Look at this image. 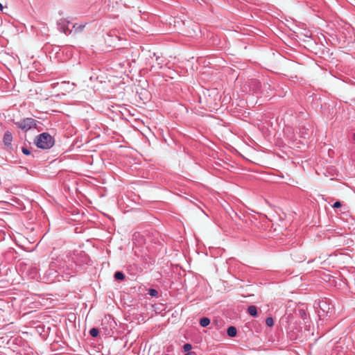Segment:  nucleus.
<instances>
[{"instance_id":"nucleus-1","label":"nucleus","mask_w":355,"mask_h":355,"mask_svg":"<svg viewBox=\"0 0 355 355\" xmlns=\"http://www.w3.org/2000/svg\"><path fill=\"white\" fill-rule=\"evenodd\" d=\"M54 139L47 132H43L35 138V144L37 148L49 149L54 145Z\"/></svg>"},{"instance_id":"nucleus-2","label":"nucleus","mask_w":355,"mask_h":355,"mask_svg":"<svg viewBox=\"0 0 355 355\" xmlns=\"http://www.w3.org/2000/svg\"><path fill=\"white\" fill-rule=\"evenodd\" d=\"M56 263L51 262L49 266V269L46 272L47 280L53 281V279L57 277V273L58 272H67V274L70 275V272H67V270H69V266L59 265L58 270L56 269Z\"/></svg>"},{"instance_id":"nucleus-3","label":"nucleus","mask_w":355,"mask_h":355,"mask_svg":"<svg viewBox=\"0 0 355 355\" xmlns=\"http://www.w3.org/2000/svg\"><path fill=\"white\" fill-rule=\"evenodd\" d=\"M320 309L318 315L320 318L331 317L334 313V307L331 306L326 300H322L319 303Z\"/></svg>"},{"instance_id":"nucleus-4","label":"nucleus","mask_w":355,"mask_h":355,"mask_svg":"<svg viewBox=\"0 0 355 355\" xmlns=\"http://www.w3.org/2000/svg\"><path fill=\"white\" fill-rule=\"evenodd\" d=\"M36 123V120L32 118H26L16 123V124L19 128L27 131L31 128H35L37 125Z\"/></svg>"},{"instance_id":"nucleus-5","label":"nucleus","mask_w":355,"mask_h":355,"mask_svg":"<svg viewBox=\"0 0 355 355\" xmlns=\"http://www.w3.org/2000/svg\"><path fill=\"white\" fill-rule=\"evenodd\" d=\"M3 144L8 150H11L12 147V135L10 131H6L3 137Z\"/></svg>"},{"instance_id":"nucleus-6","label":"nucleus","mask_w":355,"mask_h":355,"mask_svg":"<svg viewBox=\"0 0 355 355\" xmlns=\"http://www.w3.org/2000/svg\"><path fill=\"white\" fill-rule=\"evenodd\" d=\"M69 21H65L64 20H62L61 22H59L60 31L64 33L65 34H67L68 31L69 33H71L72 31L69 29Z\"/></svg>"},{"instance_id":"nucleus-7","label":"nucleus","mask_w":355,"mask_h":355,"mask_svg":"<svg viewBox=\"0 0 355 355\" xmlns=\"http://www.w3.org/2000/svg\"><path fill=\"white\" fill-rule=\"evenodd\" d=\"M248 313L253 317L257 316L258 313L257 306L254 305L249 306L248 308Z\"/></svg>"},{"instance_id":"nucleus-8","label":"nucleus","mask_w":355,"mask_h":355,"mask_svg":"<svg viewBox=\"0 0 355 355\" xmlns=\"http://www.w3.org/2000/svg\"><path fill=\"white\" fill-rule=\"evenodd\" d=\"M236 333H237V331H236V329L235 327L234 326H230L227 328V335L230 336V337H234L236 336Z\"/></svg>"},{"instance_id":"nucleus-9","label":"nucleus","mask_w":355,"mask_h":355,"mask_svg":"<svg viewBox=\"0 0 355 355\" xmlns=\"http://www.w3.org/2000/svg\"><path fill=\"white\" fill-rule=\"evenodd\" d=\"M209 324L210 320L207 317L202 318L200 320V324L203 327H207Z\"/></svg>"},{"instance_id":"nucleus-10","label":"nucleus","mask_w":355,"mask_h":355,"mask_svg":"<svg viewBox=\"0 0 355 355\" xmlns=\"http://www.w3.org/2000/svg\"><path fill=\"white\" fill-rule=\"evenodd\" d=\"M86 24H74L72 26V28L75 29V32H80L83 30V28L85 27Z\"/></svg>"},{"instance_id":"nucleus-11","label":"nucleus","mask_w":355,"mask_h":355,"mask_svg":"<svg viewBox=\"0 0 355 355\" xmlns=\"http://www.w3.org/2000/svg\"><path fill=\"white\" fill-rule=\"evenodd\" d=\"M115 279L116 280H123L125 279V275L120 271H117L114 273V275Z\"/></svg>"},{"instance_id":"nucleus-12","label":"nucleus","mask_w":355,"mask_h":355,"mask_svg":"<svg viewBox=\"0 0 355 355\" xmlns=\"http://www.w3.org/2000/svg\"><path fill=\"white\" fill-rule=\"evenodd\" d=\"M99 334V331H98V329H96V328H92L89 331V334L92 336V337H96L98 336Z\"/></svg>"},{"instance_id":"nucleus-13","label":"nucleus","mask_w":355,"mask_h":355,"mask_svg":"<svg viewBox=\"0 0 355 355\" xmlns=\"http://www.w3.org/2000/svg\"><path fill=\"white\" fill-rule=\"evenodd\" d=\"M266 324L267 326L271 327L274 325V320L272 319V318L271 317H268L266 318Z\"/></svg>"},{"instance_id":"nucleus-14","label":"nucleus","mask_w":355,"mask_h":355,"mask_svg":"<svg viewBox=\"0 0 355 355\" xmlns=\"http://www.w3.org/2000/svg\"><path fill=\"white\" fill-rule=\"evenodd\" d=\"M148 293L152 297H157L158 295V291L153 288H150L148 291Z\"/></svg>"},{"instance_id":"nucleus-15","label":"nucleus","mask_w":355,"mask_h":355,"mask_svg":"<svg viewBox=\"0 0 355 355\" xmlns=\"http://www.w3.org/2000/svg\"><path fill=\"white\" fill-rule=\"evenodd\" d=\"M191 348L192 346L189 343H186L183 345V349L184 350V352H189L191 349Z\"/></svg>"},{"instance_id":"nucleus-16","label":"nucleus","mask_w":355,"mask_h":355,"mask_svg":"<svg viewBox=\"0 0 355 355\" xmlns=\"http://www.w3.org/2000/svg\"><path fill=\"white\" fill-rule=\"evenodd\" d=\"M22 153L26 155H29L31 154V150L26 147L21 148Z\"/></svg>"},{"instance_id":"nucleus-17","label":"nucleus","mask_w":355,"mask_h":355,"mask_svg":"<svg viewBox=\"0 0 355 355\" xmlns=\"http://www.w3.org/2000/svg\"><path fill=\"white\" fill-rule=\"evenodd\" d=\"M342 206V204L340 201H336L334 203V205H332V207L334 208H340V207Z\"/></svg>"},{"instance_id":"nucleus-18","label":"nucleus","mask_w":355,"mask_h":355,"mask_svg":"<svg viewBox=\"0 0 355 355\" xmlns=\"http://www.w3.org/2000/svg\"><path fill=\"white\" fill-rule=\"evenodd\" d=\"M254 83H255V84L257 85V88L259 89V87H261V84H260V83H259V82H256V81H254Z\"/></svg>"},{"instance_id":"nucleus-19","label":"nucleus","mask_w":355,"mask_h":355,"mask_svg":"<svg viewBox=\"0 0 355 355\" xmlns=\"http://www.w3.org/2000/svg\"><path fill=\"white\" fill-rule=\"evenodd\" d=\"M352 139L355 142V132L352 133Z\"/></svg>"},{"instance_id":"nucleus-20","label":"nucleus","mask_w":355,"mask_h":355,"mask_svg":"<svg viewBox=\"0 0 355 355\" xmlns=\"http://www.w3.org/2000/svg\"><path fill=\"white\" fill-rule=\"evenodd\" d=\"M3 9V5L0 3V10L2 11Z\"/></svg>"},{"instance_id":"nucleus-21","label":"nucleus","mask_w":355,"mask_h":355,"mask_svg":"<svg viewBox=\"0 0 355 355\" xmlns=\"http://www.w3.org/2000/svg\"><path fill=\"white\" fill-rule=\"evenodd\" d=\"M335 351H336V349H334V351L332 352L333 355H335Z\"/></svg>"}]
</instances>
